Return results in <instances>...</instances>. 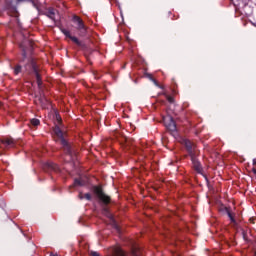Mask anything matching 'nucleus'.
Wrapping results in <instances>:
<instances>
[{
    "instance_id": "23",
    "label": "nucleus",
    "mask_w": 256,
    "mask_h": 256,
    "mask_svg": "<svg viewBox=\"0 0 256 256\" xmlns=\"http://www.w3.org/2000/svg\"><path fill=\"white\" fill-rule=\"evenodd\" d=\"M84 199H86L87 201H91L92 199L91 194L89 193L84 194Z\"/></svg>"
},
{
    "instance_id": "1",
    "label": "nucleus",
    "mask_w": 256,
    "mask_h": 256,
    "mask_svg": "<svg viewBox=\"0 0 256 256\" xmlns=\"http://www.w3.org/2000/svg\"><path fill=\"white\" fill-rule=\"evenodd\" d=\"M21 3H32L33 7L39 10V2L35 0H5L3 9L10 17H14L17 25H21L19 11H17V5H21Z\"/></svg>"
},
{
    "instance_id": "16",
    "label": "nucleus",
    "mask_w": 256,
    "mask_h": 256,
    "mask_svg": "<svg viewBox=\"0 0 256 256\" xmlns=\"http://www.w3.org/2000/svg\"><path fill=\"white\" fill-rule=\"evenodd\" d=\"M69 39H71V41H73V43H75L78 47H83V43H81L77 37L70 36Z\"/></svg>"
},
{
    "instance_id": "12",
    "label": "nucleus",
    "mask_w": 256,
    "mask_h": 256,
    "mask_svg": "<svg viewBox=\"0 0 256 256\" xmlns=\"http://www.w3.org/2000/svg\"><path fill=\"white\" fill-rule=\"evenodd\" d=\"M56 13H57V10L55 8H49L48 11L45 13V15L52 21H55Z\"/></svg>"
},
{
    "instance_id": "3",
    "label": "nucleus",
    "mask_w": 256,
    "mask_h": 256,
    "mask_svg": "<svg viewBox=\"0 0 256 256\" xmlns=\"http://www.w3.org/2000/svg\"><path fill=\"white\" fill-rule=\"evenodd\" d=\"M54 135H56V137H58L60 140V145L62 146L65 155L73 157V148H71V144L65 140V137L63 136V130H61L59 126L54 128Z\"/></svg>"
},
{
    "instance_id": "29",
    "label": "nucleus",
    "mask_w": 256,
    "mask_h": 256,
    "mask_svg": "<svg viewBox=\"0 0 256 256\" xmlns=\"http://www.w3.org/2000/svg\"><path fill=\"white\" fill-rule=\"evenodd\" d=\"M50 256H59L58 254L51 253Z\"/></svg>"
},
{
    "instance_id": "18",
    "label": "nucleus",
    "mask_w": 256,
    "mask_h": 256,
    "mask_svg": "<svg viewBox=\"0 0 256 256\" xmlns=\"http://www.w3.org/2000/svg\"><path fill=\"white\" fill-rule=\"evenodd\" d=\"M131 255L132 256H141V250L137 247H133L131 250Z\"/></svg>"
},
{
    "instance_id": "22",
    "label": "nucleus",
    "mask_w": 256,
    "mask_h": 256,
    "mask_svg": "<svg viewBox=\"0 0 256 256\" xmlns=\"http://www.w3.org/2000/svg\"><path fill=\"white\" fill-rule=\"evenodd\" d=\"M61 32L63 33V35H65V37H67L68 39H70L71 37V32L67 29L61 28Z\"/></svg>"
},
{
    "instance_id": "20",
    "label": "nucleus",
    "mask_w": 256,
    "mask_h": 256,
    "mask_svg": "<svg viewBox=\"0 0 256 256\" xmlns=\"http://www.w3.org/2000/svg\"><path fill=\"white\" fill-rule=\"evenodd\" d=\"M39 102L41 103V105H47V103H49V99H47V97L45 96H40Z\"/></svg>"
},
{
    "instance_id": "4",
    "label": "nucleus",
    "mask_w": 256,
    "mask_h": 256,
    "mask_svg": "<svg viewBox=\"0 0 256 256\" xmlns=\"http://www.w3.org/2000/svg\"><path fill=\"white\" fill-rule=\"evenodd\" d=\"M92 191L94 195H96L97 199H99V201H101V203H103L104 205H109V203H111V196L105 194V192L103 191V187L93 186Z\"/></svg>"
},
{
    "instance_id": "26",
    "label": "nucleus",
    "mask_w": 256,
    "mask_h": 256,
    "mask_svg": "<svg viewBox=\"0 0 256 256\" xmlns=\"http://www.w3.org/2000/svg\"><path fill=\"white\" fill-rule=\"evenodd\" d=\"M168 101H169L170 103H173V97L168 96Z\"/></svg>"
},
{
    "instance_id": "9",
    "label": "nucleus",
    "mask_w": 256,
    "mask_h": 256,
    "mask_svg": "<svg viewBox=\"0 0 256 256\" xmlns=\"http://www.w3.org/2000/svg\"><path fill=\"white\" fill-rule=\"evenodd\" d=\"M43 169L46 171V173H61V168H59V165L53 162L45 163Z\"/></svg>"
},
{
    "instance_id": "5",
    "label": "nucleus",
    "mask_w": 256,
    "mask_h": 256,
    "mask_svg": "<svg viewBox=\"0 0 256 256\" xmlns=\"http://www.w3.org/2000/svg\"><path fill=\"white\" fill-rule=\"evenodd\" d=\"M73 23L76 25L77 31H79L80 37H85L87 35V26H85V22H83V19L81 17L74 15L72 17Z\"/></svg>"
},
{
    "instance_id": "7",
    "label": "nucleus",
    "mask_w": 256,
    "mask_h": 256,
    "mask_svg": "<svg viewBox=\"0 0 256 256\" xmlns=\"http://www.w3.org/2000/svg\"><path fill=\"white\" fill-rule=\"evenodd\" d=\"M20 48L22 49V57H23V59L21 60V63H23L25 59H27V52L29 50L33 51V42L29 40H25L20 44Z\"/></svg>"
},
{
    "instance_id": "19",
    "label": "nucleus",
    "mask_w": 256,
    "mask_h": 256,
    "mask_svg": "<svg viewBox=\"0 0 256 256\" xmlns=\"http://www.w3.org/2000/svg\"><path fill=\"white\" fill-rule=\"evenodd\" d=\"M31 125H33V127H38V125H40L41 121L37 118H33L30 120Z\"/></svg>"
},
{
    "instance_id": "17",
    "label": "nucleus",
    "mask_w": 256,
    "mask_h": 256,
    "mask_svg": "<svg viewBox=\"0 0 256 256\" xmlns=\"http://www.w3.org/2000/svg\"><path fill=\"white\" fill-rule=\"evenodd\" d=\"M13 71H14V75H19V73H21V71H23V67L21 65L17 64L13 68Z\"/></svg>"
},
{
    "instance_id": "13",
    "label": "nucleus",
    "mask_w": 256,
    "mask_h": 256,
    "mask_svg": "<svg viewBox=\"0 0 256 256\" xmlns=\"http://www.w3.org/2000/svg\"><path fill=\"white\" fill-rule=\"evenodd\" d=\"M114 256H127V252L123 251L120 247H116L113 249Z\"/></svg>"
},
{
    "instance_id": "11",
    "label": "nucleus",
    "mask_w": 256,
    "mask_h": 256,
    "mask_svg": "<svg viewBox=\"0 0 256 256\" xmlns=\"http://www.w3.org/2000/svg\"><path fill=\"white\" fill-rule=\"evenodd\" d=\"M1 143L5 147H15V140L13 138H4L1 140Z\"/></svg>"
},
{
    "instance_id": "10",
    "label": "nucleus",
    "mask_w": 256,
    "mask_h": 256,
    "mask_svg": "<svg viewBox=\"0 0 256 256\" xmlns=\"http://www.w3.org/2000/svg\"><path fill=\"white\" fill-rule=\"evenodd\" d=\"M198 156H191L190 159L192 161L193 169L197 173H203V166H201V162L197 159Z\"/></svg>"
},
{
    "instance_id": "2",
    "label": "nucleus",
    "mask_w": 256,
    "mask_h": 256,
    "mask_svg": "<svg viewBox=\"0 0 256 256\" xmlns=\"http://www.w3.org/2000/svg\"><path fill=\"white\" fill-rule=\"evenodd\" d=\"M24 68L28 75H34L36 77V83L39 89H41V86L43 85V80L41 78V70H39V66H37V62L35 61V59L28 58Z\"/></svg>"
},
{
    "instance_id": "25",
    "label": "nucleus",
    "mask_w": 256,
    "mask_h": 256,
    "mask_svg": "<svg viewBox=\"0 0 256 256\" xmlns=\"http://www.w3.org/2000/svg\"><path fill=\"white\" fill-rule=\"evenodd\" d=\"M91 256H101V254H99V252H95V251H92L90 253Z\"/></svg>"
},
{
    "instance_id": "27",
    "label": "nucleus",
    "mask_w": 256,
    "mask_h": 256,
    "mask_svg": "<svg viewBox=\"0 0 256 256\" xmlns=\"http://www.w3.org/2000/svg\"><path fill=\"white\" fill-rule=\"evenodd\" d=\"M250 223L255 224V218H250Z\"/></svg>"
},
{
    "instance_id": "30",
    "label": "nucleus",
    "mask_w": 256,
    "mask_h": 256,
    "mask_svg": "<svg viewBox=\"0 0 256 256\" xmlns=\"http://www.w3.org/2000/svg\"><path fill=\"white\" fill-rule=\"evenodd\" d=\"M255 255H256V253H255Z\"/></svg>"
},
{
    "instance_id": "14",
    "label": "nucleus",
    "mask_w": 256,
    "mask_h": 256,
    "mask_svg": "<svg viewBox=\"0 0 256 256\" xmlns=\"http://www.w3.org/2000/svg\"><path fill=\"white\" fill-rule=\"evenodd\" d=\"M226 213H227L231 223H233V225H237V220L235 219V214H233V212H231V209L226 208Z\"/></svg>"
},
{
    "instance_id": "6",
    "label": "nucleus",
    "mask_w": 256,
    "mask_h": 256,
    "mask_svg": "<svg viewBox=\"0 0 256 256\" xmlns=\"http://www.w3.org/2000/svg\"><path fill=\"white\" fill-rule=\"evenodd\" d=\"M185 149L189 155V157H199V150L195 143L191 142V140H184Z\"/></svg>"
},
{
    "instance_id": "15",
    "label": "nucleus",
    "mask_w": 256,
    "mask_h": 256,
    "mask_svg": "<svg viewBox=\"0 0 256 256\" xmlns=\"http://www.w3.org/2000/svg\"><path fill=\"white\" fill-rule=\"evenodd\" d=\"M83 185H85V182L82 181V180L79 179V178H76V179L74 180V184H73L72 186H70V187H83Z\"/></svg>"
},
{
    "instance_id": "24",
    "label": "nucleus",
    "mask_w": 256,
    "mask_h": 256,
    "mask_svg": "<svg viewBox=\"0 0 256 256\" xmlns=\"http://www.w3.org/2000/svg\"><path fill=\"white\" fill-rule=\"evenodd\" d=\"M78 197H79V199L83 200V199H85V194H83V192H80Z\"/></svg>"
},
{
    "instance_id": "21",
    "label": "nucleus",
    "mask_w": 256,
    "mask_h": 256,
    "mask_svg": "<svg viewBox=\"0 0 256 256\" xmlns=\"http://www.w3.org/2000/svg\"><path fill=\"white\" fill-rule=\"evenodd\" d=\"M103 213H104V215H106V217H108V219H113V214H111V212H109V208H104Z\"/></svg>"
},
{
    "instance_id": "8",
    "label": "nucleus",
    "mask_w": 256,
    "mask_h": 256,
    "mask_svg": "<svg viewBox=\"0 0 256 256\" xmlns=\"http://www.w3.org/2000/svg\"><path fill=\"white\" fill-rule=\"evenodd\" d=\"M164 125L168 131H171L172 133L177 131V124H175V120L171 116H166L163 118Z\"/></svg>"
},
{
    "instance_id": "28",
    "label": "nucleus",
    "mask_w": 256,
    "mask_h": 256,
    "mask_svg": "<svg viewBox=\"0 0 256 256\" xmlns=\"http://www.w3.org/2000/svg\"><path fill=\"white\" fill-rule=\"evenodd\" d=\"M252 173H254V175H256V168H252Z\"/></svg>"
}]
</instances>
